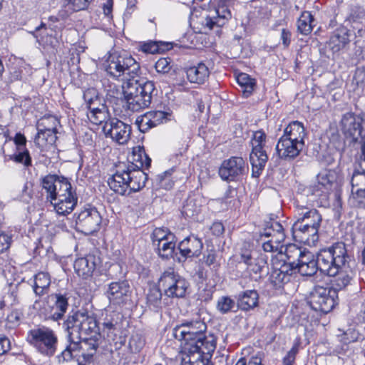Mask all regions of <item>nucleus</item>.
<instances>
[{
    "label": "nucleus",
    "instance_id": "obj_1",
    "mask_svg": "<svg viewBox=\"0 0 365 365\" xmlns=\"http://www.w3.org/2000/svg\"><path fill=\"white\" fill-rule=\"evenodd\" d=\"M63 325L68 344L58 356V361H69L81 356L84 362H90L101 338L94 314L86 309L72 310Z\"/></svg>",
    "mask_w": 365,
    "mask_h": 365
},
{
    "label": "nucleus",
    "instance_id": "obj_2",
    "mask_svg": "<svg viewBox=\"0 0 365 365\" xmlns=\"http://www.w3.org/2000/svg\"><path fill=\"white\" fill-rule=\"evenodd\" d=\"M105 70L108 76L114 79L125 81V83L138 88V96H145L144 91H148V97L151 102L153 96L157 95L154 83L139 78L140 64L131 56L126 54L113 53L109 56L105 64Z\"/></svg>",
    "mask_w": 365,
    "mask_h": 365
},
{
    "label": "nucleus",
    "instance_id": "obj_3",
    "mask_svg": "<svg viewBox=\"0 0 365 365\" xmlns=\"http://www.w3.org/2000/svg\"><path fill=\"white\" fill-rule=\"evenodd\" d=\"M147 180V175L133 165L119 166L116 172L109 178L108 184L111 190L121 195H130L142 189Z\"/></svg>",
    "mask_w": 365,
    "mask_h": 365
},
{
    "label": "nucleus",
    "instance_id": "obj_4",
    "mask_svg": "<svg viewBox=\"0 0 365 365\" xmlns=\"http://www.w3.org/2000/svg\"><path fill=\"white\" fill-rule=\"evenodd\" d=\"M334 244L329 247L319 250L316 255V262L311 264H305L296 267V271L303 276H312L319 269L324 274H333L335 267H339V264L344 262L342 250L334 249Z\"/></svg>",
    "mask_w": 365,
    "mask_h": 365
},
{
    "label": "nucleus",
    "instance_id": "obj_5",
    "mask_svg": "<svg viewBox=\"0 0 365 365\" xmlns=\"http://www.w3.org/2000/svg\"><path fill=\"white\" fill-rule=\"evenodd\" d=\"M28 341L41 354L54 355L58 346V337L53 330L46 327L31 329L28 332Z\"/></svg>",
    "mask_w": 365,
    "mask_h": 365
},
{
    "label": "nucleus",
    "instance_id": "obj_6",
    "mask_svg": "<svg viewBox=\"0 0 365 365\" xmlns=\"http://www.w3.org/2000/svg\"><path fill=\"white\" fill-rule=\"evenodd\" d=\"M266 137L265 133L259 130L254 132L251 139L252 151L250 154V161L253 178H258L261 175L268 160L265 148Z\"/></svg>",
    "mask_w": 365,
    "mask_h": 365
},
{
    "label": "nucleus",
    "instance_id": "obj_7",
    "mask_svg": "<svg viewBox=\"0 0 365 365\" xmlns=\"http://www.w3.org/2000/svg\"><path fill=\"white\" fill-rule=\"evenodd\" d=\"M216 348V339L213 335L204 336L181 343L180 358L185 356L193 359H200L205 356L212 357Z\"/></svg>",
    "mask_w": 365,
    "mask_h": 365
},
{
    "label": "nucleus",
    "instance_id": "obj_8",
    "mask_svg": "<svg viewBox=\"0 0 365 365\" xmlns=\"http://www.w3.org/2000/svg\"><path fill=\"white\" fill-rule=\"evenodd\" d=\"M334 249H341L342 252H341L344 256V262H342V264H339V267H335V270L336 272H334L333 274H327L330 277H334V279L332 281V289H335L336 292L338 290L343 289L346 288L348 285L351 284V281L353 280L354 273L351 268V263L354 264L353 260L351 259V257L348 254L346 245L342 242H337L334 243Z\"/></svg>",
    "mask_w": 365,
    "mask_h": 365
},
{
    "label": "nucleus",
    "instance_id": "obj_9",
    "mask_svg": "<svg viewBox=\"0 0 365 365\" xmlns=\"http://www.w3.org/2000/svg\"><path fill=\"white\" fill-rule=\"evenodd\" d=\"M337 292L331 287L315 286L310 292L308 304L312 309L327 314L331 312L336 305Z\"/></svg>",
    "mask_w": 365,
    "mask_h": 365
},
{
    "label": "nucleus",
    "instance_id": "obj_10",
    "mask_svg": "<svg viewBox=\"0 0 365 365\" xmlns=\"http://www.w3.org/2000/svg\"><path fill=\"white\" fill-rule=\"evenodd\" d=\"M101 221V216L96 208H85L76 217V229L84 235H91L99 230Z\"/></svg>",
    "mask_w": 365,
    "mask_h": 365
},
{
    "label": "nucleus",
    "instance_id": "obj_11",
    "mask_svg": "<svg viewBox=\"0 0 365 365\" xmlns=\"http://www.w3.org/2000/svg\"><path fill=\"white\" fill-rule=\"evenodd\" d=\"M161 282L165 294L169 297H183L187 289V282L173 269H169L161 274Z\"/></svg>",
    "mask_w": 365,
    "mask_h": 365
},
{
    "label": "nucleus",
    "instance_id": "obj_12",
    "mask_svg": "<svg viewBox=\"0 0 365 365\" xmlns=\"http://www.w3.org/2000/svg\"><path fill=\"white\" fill-rule=\"evenodd\" d=\"M363 122V115L349 111L342 115L339 127L345 138L351 139L353 142H356L361 136L364 129Z\"/></svg>",
    "mask_w": 365,
    "mask_h": 365
},
{
    "label": "nucleus",
    "instance_id": "obj_13",
    "mask_svg": "<svg viewBox=\"0 0 365 365\" xmlns=\"http://www.w3.org/2000/svg\"><path fill=\"white\" fill-rule=\"evenodd\" d=\"M235 0H218L217 5L212 15L206 16L202 21L205 32L211 31L214 26H222L226 21L231 18L232 14L230 7Z\"/></svg>",
    "mask_w": 365,
    "mask_h": 365
},
{
    "label": "nucleus",
    "instance_id": "obj_14",
    "mask_svg": "<svg viewBox=\"0 0 365 365\" xmlns=\"http://www.w3.org/2000/svg\"><path fill=\"white\" fill-rule=\"evenodd\" d=\"M246 163L241 157H231L221 164L218 173L224 181H237L243 175Z\"/></svg>",
    "mask_w": 365,
    "mask_h": 365
},
{
    "label": "nucleus",
    "instance_id": "obj_15",
    "mask_svg": "<svg viewBox=\"0 0 365 365\" xmlns=\"http://www.w3.org/2000/svg\"><path fill=\"white\" fill-rule=\"evenodd\" d=\"M240 256V262H243L246 265V269L250 274L253 273L260 275L266 267V257L263 255H258L256 252L250 249V245L248 243L243 244Z\"/></svg>",
    "mask_w": 365,
    "mask_h": 365
},
{
    "label": "nucleus",
    "instance_id": "obj_16",
    "mask_svg": "<svg viewBox=\"0 0 365 365\" xmlns=\"http://www.w3.org/2000/svg\"><path fill=\"white\" fill-rule=\"evenodd\" d=\"M124 107L132 112H137L145 108L151 103L148 97V91H144L145 96H138V88L128 85L125 82L123 84Z\"/></svg>",
    "mask_w": 365,
    "mask_h": 365
},
{
    "label": "nucleus",
    "instance_id": "obj_17",
    "mask_svg": "<svg viewBox=\"0 0 365 365\" xmlns=\"http://www.w3.org/2000/svg\"><path fill=\"white\" fill-rule=\"evenodd\" d=\"M103 130L106 136H110L118 144L123 145L130 138L131 126L117 118H113L106 123Z\"/></svg>",
    "mask_w": 365,
    "mask_h": 365
},
{
    "label": "nucleus",
    "instance_id": "obj_18",
    "mask_svg": "<svg viewBox=\"0 0 365 365\" xmlns=\"http://www.w3.org/2000/svg\"><path fill=\"white\" fill-rule=\"evenodd\" d=\"M294 269L289 264H285L283 260L278 258L272 259V271L269 277L270 283L275 289L281 288L290 280Z\"/></svg>",
    "mask_w": 365,
    "mask_h": 365
},
{
    "label": "nucleus",
    "instance_id": "obj_19",
    "mask_svg": "<svg viewBox=\"0 0 365 365\" xmlns=\"http://www.w3.org/2000/svg\"><path fill=\"white\" fill-rule=\"evenodd\" d=\"M351 31L344 26L336 28L330 35L328 46L333 53H339L349 48L351 37Z\"/></svg>",
    "mask_w": 365,
    "mask_h": 365
},
{
    "label": "nucleus",
    "instance_id": "obj_20",
    "mask_svg": "<svg viewBox=\"0 0 365 365\" xmlns=\"http://www.w3.org/2000/svg\"><path fill=\"white\" fill-rule=\"evenodd\" d=\"M319 229L314 226L304 227L299 222H294L292 227V236L300 243L314 246L319 240Z\"/></svg>",
    "mask_w": 365,
    "mask_h": 365
},
{
    "label": "nucleus",
    "instance_id": "obj_21",
    "mask_svg": "<svg viewBox=\"0 0 365 365\" xmlns=\"http://www.w3.org/2000/svg\"><path fill=\"white\" fill-rule=\"evenodd\" d=\"M304 147L301 144L280 137L276 145V151L281 160L291 162L299 155Z\"/></svg>",
    "mask_w": 365,
    "mask_h": 365
},
{
    "label": "nucleus",
    "instance_id": "obj_22",
    "mask_svg": "<svg viewBox=\"0 0 365 365\" xmlns=\"http://www.w3.org/2000/svg\"><path fill=\"white\" fill-rule=\"evenodd\" d=\"M129 294L130 286L127 281L111 282L107 291L110 302L118 305L126 304L130 298Z\"/></svg>",
    "mask_w": 365,
    "mask_h": 365
},
{
    "label": "nucleus",
    "instance_id": "obj_23",
    "mask_svg": "<svg viewBox=\"0 0 365 365\" xmlns=\"http://www.w3.org/2000/svg\"><path fill=\"white\" fill-rule=\"evenodd\" d=\"M202 247L203 244L201 240L194 235L185 237L178 246L181 255L186 258L198 257Z\"/></svg>",
    "mask_w": 365,
    "mask_h": 365
},
{
    "label": "nucleus",
    "instance_id": "obj_24",
    "mask_svg": "<svg viewBox=\"0 0 365 365\" xmlns=\"http://www.w3.org/2000/svg\"><path fill=\"white\" fill-rule=\"evenodd\" d=\"M299 210H302L299 217L295 222H299L302 226H314L319 228L322 221V215L316 209H309L304 205H297Z\"/></svg>",
    "mask_w": 365,
    "mask_h": 365
},
{
    "label": "nucleus",
    "instance_id": "obj_25",
    "mask_svg": "<svg viewBox=\"0 0 365 365\" xmlns=\"http://www.w3.org/2000/svg\"><path fill=\"white\" fill-rule=\"evenodd\" d=\"M306 135L303 123L297 120L291 122L284 130V134L281 138L289 139L290 141L301 144L304 146V138Z\"/></svg>",
    "mask_w": 365,
    "mask_h": 365
},
{
    "label": "nucleus",
    "instance_id": "obj_26",
    "mask_svg": "<svg viewBox=\"0 0 365 365\" xmlns=\"http://www.w3.org/2000/svg\"><path fill=\"white\" fill-rule=\"evenodd\" d=\"M96 267V257L88 255L84 257L78 258L73 264L74 269L79 277L86 278L91 275Z\"/></svg>",
    "mask_w": 365,
    "mask_h": 365
},
{
    "label": "nucleus",
    "instance_id": "obj_27",
    "mask_svg": "<svg viewBox=\"0 0 365 365\" xmlns=\"http://www.w3.org/2000/svg\"><path fill=\"white\" fill-rule=\"evenodd\" d=\"M237 307L242 311H250L257 307L259 294L256 290L249 289L240 292L236 297Z\"/></svg>",
    "mask_w": 365,
    "mask_h": 365
},
{
    "label": "nucleus",
    "instance_id": "obj_28",
    "mask_svg": "<svg viewBox=\"0 0 365 365\" xmlns=\"http://www.w3.org/2000/svg\"><path fill=\"white\" fill-rule=\"evenodd\" d=\"M63 176L56 175H48L42 178L41 185L46 192V199L51 203L56 200L57 193H58V185L61 183V179Z\"/></svg>",
    "mask_w": 365,
    "mask_h": 365
},
{
    "label": "nucleus",
    "instance_id": "obj_29",
    "mask_svg": "<svg viewBox=\"0 0 365 365\" xmlns=\"http://www.w3.org/2000/svg\"><path fill=\"white\" fill-rule=\"evenodd\" d=\"M260 235L261 237H271L276 243H281L285 239L282 225L274 220H270V221L266 223L265 227Z\"/></svg>",
    "mask_w": 365,
    "mask_h": 365
},
{
    "label": "nucleus",
    "instance_id": "obj_30",
    "mask_svg": "<svg viewBox=\"0 0 365 365\" xmlns=\"http://www.w3.org/2000/svg\"><path fill=\"white\" fill-rule=\"evenodd\" d=\"M187 78L192 83L202 84L208 78L210 71L207 66L203 63L191 66L186 70Z\"/></svg>",
    "mask_w": 365,
    "mask_h": 365
},
{
    "label": "nucleus",
    "instance_id": "obj_31",
    "mask_svg": "<svg viewBox=\"0 0 365 365\" xmlns=\"http://www.w3.org/2000/svg\"><path fill=\"white\" fill-rule=\"evenodd\" d=\"M207 330V325L201 320L195 321H186L180 325L176 326L173 329V335L178 334H187L190 332H205Z\"/></svg>",
    "mask_w": 365,
    "mask_h": 365
},
{
    "label": "nucleus",
    "instance_id": "obj_32",
    "mask_svg": "<svg viewBox=\"0 0 365 365\" xmlns=\"http://www.w3.org/2000/svg\"><path fill=\"white\" fill-rule=\"evenodd\" d=\"M38 133L35 137V143L39 148H43L47 145H52L55 143L57 137V130H55V127L52 126L50 128H44L38 127L37 129Z\"/></svg>",
    "mask_w": 365,
    "mask_h": 365
},
{
    "label": "nucleus",
    "instance_id": "obj_33",
    "mask_svg": "<svg viewBox=\"0 0 365 365\" xmlns=\"http://www.w3.org/2000/svg\"><path fill=\"white\" fill-rule=\"evenodd\" d=\"M165 241L161 250L165 254H161V258L168 259L173 257L176 245V237L168 228L161 227V242Z\"/></svg>",
    "mask_w": 365,
    "mask_h": 365
},
{
    "label": "nucleus",
    "instance_id": "obj_34",
    "mask_svg": "<svg viewBox=\"0 0 365 365\" xmlns=\"http://www.w3.org/2000/svg\"><path fill=\"white\" fill-rule=\"evenodd\" d=\"M52 297L55 299L51 318L54 321L60 320L63 318L68 307V294H54Z\"/></svg>",
    "mask_w": 365,
    "mask_h": 365
},
{
    "label": "nucleus",
    "instance_id": "obj_35",
    "mask_svg": "<svg viewBox=\"0 0 365 365\" xmlns=\"http://www.w3.org/2000/svg\"><path fill=\"white\" fill-rule=\"evenodd\" d=\"M51 279L46 272H38L34 276L33 290L37 297L47 294L50 289Z\"/></svg>",
    "mask_w": 365,
    "mask_h": 365
},
{
    "label": "nucleus",
    "instance_id": "obj_36",
    "mask_svg": "<svg viewBox=\"0 0 365 365\" xmlns=\"http://www.w3.org/2000/svg\"><path fill=\"white\" fill-rule=\"evenodd\" d=\"M139 129L145 133L160 124V112L150 111L144 114L140 119H137Z\"/></svg>",
    "mask_w": 365,
    "mask_h": 365
},
{
    "label": "nucleus",
    "instance_id": "obj_37",
    "mask_svg": "<svg viewBox=\"0 0 365 365\" xmlns=\"http://www.w3.org/2000/svg\"><path fill=\"white\" fill-rule=\"evenodd\" d=\"M131 158L133 163L130 165H133L135 169L141 170V168H148L150 166L151 159L145 153L143 147L133 148Z\"/></svg>",
    "mask_w": 365,
    "mask_h": 365
},
{
    "label": "nucleus",
    "instance_id": "obj_38",
    "mask_svg": "<svg viewBox=\"0 0 365 365\" xmlns=\"http://www.w3.org/2000/svg\"><path fill=\"white\" fill-rule=\"evenodd\" d=\"M58 215H66L73 211L77 204V197H67L66 199H58L52 203Z\"/></svg>",
    "mask_w": 365,
    "mask_h": 365
},
{
    "label": "nucleus",
    "instance_id": "obj_39",
    "mask_svg": "<svg viewBox=\"0 0 365 365\" xmlns=\"http://www.w3.org/2000/svg\"><path fill=\"white\" fill-rule=\"evenodd\" d=\"M237 82L240 88V91L245 98H248L252 93L256 85L255 80L245 73H241L237 76Z\"/></svg>",
    "mask_w": 365,
    "mask_h": 365
},
{
    "label": "nucleus",
    "instance_id": "obj_40",
    "mask_svg": "<svg viewBox=\"0 0 365 365\" xmlns=\"http://www.w3.org/2000/svg\"><path fill=\"white\" fill-rule=\"evenodd\" d=\"M303 249L294 244H289L285 247L284 256L286 259H282L285 264H289L294 269V267L300 258Z\"/></svg>",
    "mask_w": 365,
    "mask_h": 365
},
{
    "label": "nucleus",
    "instance_id": "obj_41",
    "mask_svg": "<svg viewBox=\"0 0 365 365\" xmlns=\"http://www.w3.org/2000/svg\"><path fill=\"white\" fill-rule=\"evenodd\" d=\"M314 17L309 11H303L297 20V31L302 35L309 34L314 27Z\"/></svg>",
    "mask_w": 365,
    "mask_h": 365
},
{
    "label": "nucleus",
    "instance_id": "obj_42",
    "mask_svg": "<svg viewBox=\"0 0 365 365\" xmlns=\"http://www.w3.org/2000/svg\"><path fill=\"white\" fill-rule=\"evenodd\" d=\"M217 310L222 314H225L230 312H235L237 309V302L236 303L229 296H222L217 302L216 304Z\"/></svg>",
    "mask_w": 365,
    "mask_h": 365
},
{
    "label": "nucleus",
    "instance_id": "obj_43",
    "mask_svg": "<svg viewBox=\"0 0 365 365\" xmlns=\"http://www.w3.org/2000/svg\"><path fill=\"white\" fill-rule=\"evenodd\" d=\"M170 58L161 56V81L170 82L171 80L175 79L176 68H174L173 65H170Z\"/></svg>",
    "mask_w": 365,
    "mask_h": 365
},
{
    "label": "nucleus",
    "instance_id": "obj_44",
    "mask_svg": "<svg viewBox=\"0 0 365 365\" xmlns=\"http://www.w3.org/2000/svg\"><path fill=\"white\" fill-rule=\"evenodd\" d=\"M9 159L16 163L23 164L25 167L31 165V158L27 149H16V152L9 156Z\"/></svg>",
    "mask_w": 365,
    "mask_h": 365
},
{
    "label": "nucleus",
    "instance_id": "obj_45",
    "mask_svg": "<svg viewBox=\"0 0 365 365\" xmlns=\"http://www.w3.org/2000/svg\"><path fill=\"white\" fill-rule=\"evenodd\" d=\"M61 183L58 185L59 192L57 193L56 200L58 199H66L67 197H76L75 192L72 190V186L68 180L64 177L61 179Z\"/></svg>",
    "mask_w": 365,
    "mask_h": 365
},
{
    "label": "nucleus",
    "instance_id": "obj_46",
    "mask_svg": "<svg viewBox=\"0 0 365 365\" xmlns=\"http://www.w3.org/2000/svg\"><path fill=\"white\" fill-rule=\"evenodd\" d=\"M105 90L106 91V97L113 98V100H118L122 98L123 96V85L121 86L115 85L114 83H108L107 85L103 83Z\"/></svg>",
    "mask_w": 365,
    "mask_h": 365
},
{
    "label": "nucleus",
    "instance_id": "obj_47",
    "mask_svg": "<svg viewBox=\"0 0 365 365\" xmlns=\"http://www.w3.org/2000/svg\"><path fill=\"white\" fill-rule=\"evenodd\" d=\"M138 50L147 54L158 53L160 51V41L149 40L140 42Z\"/></svg>",
    "mask_w": 365,
    "mask_h": 365
},
{
    "label": "nucleus",
    "instance_id": "obj_48",
    "mask_svg": "<svg viewBox=\"0 0 365 365\" xmlns=\"http://www.w3.org/2000/svg\"><path fill=\"white\" fill-rule=\"evenodd\" d=\"M318 183L324 187L332 185L336 180L335 173L333 170H325L317 175Z\"/></svg>",
    "mask_w": 365,
    "mask_h": 365
},
{
    "label": "nucleus",
    "instance_id": "obj_49",
    "mask_svg": "<svg viewBox=\"0 0 365 365\" xmlns=\"http://www.w3.org/2000/svg\"><path fill=\"white\" fill-rule=\"evenodd\" d=\"M83 98L88 109L93 108L92 106L99 102L98 92L93 88L86 90L83 92Z\"/></svg>",
    "mask_w": 365,
    "mask_h": 365
},
{
    "label": "nucleus",
    "instance_id": "obj_50",
    "mask_svg": "<svg viewBox=\"0 0 365 365\" xmlns=\"http://www.w3.org/2000/svg\"><path fill=\"white\" fill-rule=\"evenodd\" d=\"M300 346V340L296 339L291 349L287 352V355L283 358V365H292L295 361L296 356L299 351Z\"/></svg>",
    "mask_w": 365,
    "mask_h": 365
},
{
    "label": "nucleus",
    "instance_id": "obj_51",
    "mask_svg": "<svg viewBox=\"0 0 365 365\" xmlns=\"http://www.w3.org/2000/svg\"><path fill=\"white\" fill-rule=\"evenodd\" d=\"M115 319L112 317L110 319H106L103 323L104 329H107L108 332H114L120 329V326L118 319H121L123 317L119 314L116 313L114 314Z\"/></svg>",
    "mask_w": 365,
    "mask_h": 365
},
{
    "label": "nucleus",
    "instance_id": "obj_52",
    "mask_svg": "<svg viewBox=\"0 0 365 365\" xmlns=\"http://www.w3.org/2000/svg\"><path fill=\"white\" fill-rule=\"evenodd\" d=\"M193 359L192 358H188V356H185L180 358V364L181 365H212L210 361L211 357L205 356L200 359Z\"/></svg>",
    "mask_w": 365,
    "mask_h": 365
},
{
    "label": "nucleus",
    "instance_id": "obj_53",
    "mask_svg": "<svg viewBox=\"0 0 365 365\" xmlns=\"http://www.w3.org/2000/svg\"><path fill=\"white\" fill-rule=\"evenodd\" d=\"M160 294V289H155L148 294V304L150 309L158 312L160 308V299L158 298L157 294Z\"/></svg>",
    "mask_w": 365,
    "mask_h": 365
},
{
    "label": "nucleus",
    "instance_id": "obj_54",
    "mask_svg": "<svg viewBox=\"0 0 365 365\" xmlns=\"http://www.w3.org/2000/svg\"><path fill=\"white\" fill-rule=\"evenodd\" d=\"M145 345V339L143 337L138 334H133L130 341L129 346L132 351L138 352Z\"/></svg>",
    "mask_w": 365,
    "mask_h": 365
},
{
    "label": "nucleus",
    "instance_id": "obj_55",
    "mask_svg": "<svg viewBox=\"0 0 365 365\" xmlns=\"http://www.w3.org/2000/svg\"><path fill=\"white\" fill-rule=\"evenodd\" d=\"M349 20L353 22L365 21V10L361 7H355L349 15Z\"/></svg>",
    "mask_w": 365,
    "mask_h": 365
},
{
    "label": "nucleus",
    "instance_id": "obj_56",
    "mask_svg": "<svg viewBox=\"0 0 365 365\" xmlns=\"http://www.w3.org/2000/svg\"><path fill=\"white\" fill-rule=\"evenodd\" d=\"M217 255L215 250H211L204 254L202 257L203 262L208 267L213 266V268L219 267V264L216 261Z\"/></svg>",
    "mask_w": 365,
    "mask_h": 365
},
{
    "label": "nucleus",
    "instance_id": "obj_57",
    "mask_svg": "<svg viewBox=\"0 0 365 365\" xmlns=\"http://www.w3.org/2000/svg\"><path fill=\"white\" fill-rule=\"evenodd\" d=\"M311 262H316V259H314V255L310 252L303 249L300 258L298 259L296 266L294 267V272H296L297 267H299L303 264L304 265L308 263L311 264Z\"/></svg>",
    "mask_w": 365,
    "mask_h": 365
},
{
    "label": "nucleus",
    "instance_id": "obj_58",
    "mask_svg": "<svg viewBox=\"0 0 365 365\" xmlns=\"http://www.w3.org/2000/svg\"><path fill=\"white\" fill-rule=\"evenodd\" d=\"M58 124V120L53 116L41 118L37 124V129L38 127L44 128H50L52 126L55 127V130H57V125Z\"/></svg>",
    "mask_w": 365,
    "mask_h": 365
},
{
    "label": "nucleus",
    "instance_id": "obj_59",
    "mask_svg": "<svg viewBox=\"0 0 365 365\" xmlns=\"http://www.w3.org/2000/svg\"><path fill=\"white\" fill-rule=\"evenodd\" d=\"M262 357L257 354L255 356H252L249 359L241 358L235 365H264L262 364Z\"/></svg>",
    "mask_w": 365,
    "mask_h": 365
},
{
    "label": "nucleus",
    "instance_id": "obj_60",
    "mask_svg": "<svg viewBox=\"0 0 365 365\" xmlns=\"http://www.w3.org/2000/svg\"><path fill=\"white\" fill-rule=\"evenodd\" d=\"M174 170V168H172L171 169L165 171L163 173V175H161V187H163L165 190H170L173 187L174 181L169 179L168 176L170 175Z\"/></svg>",
    "mask_w": 365,
    "mask_h": 365
},
{
    "label": "nucleus",
    "instance_id": "obj_61",
    "mask_svg": "<svg viewBox=\"0 0 365 365\" xmlns=\"http://www.w3.org/2000/svg\"><path fill=\"white\" fill-rule=\"evenodd\" d=\"M174 338L179 340L182 342H186L189 341H193V339L198 338V337H204V336H206L205 332H198L195 333L194 332H190V334H178V335H173Z\"/></svg>",
    "mask_w": 365,
    "mask_h": 365
},
{
    "label": "nucleus",
    "instance_id": "obj_62",
    "mask_svg": "<svg viewBox=\"0 0 365 365\" xmlns=\"http://www.w3.org/2000/svg\"><path fill=\"white\" fill-rule=\"evenodd\" d=\"M75 11L86 9L93 0H68Z\"/></svg>",
    "mask_w": 365,
    "mask_h": 365
},
{
    "label": "nucleus",
    "instance_id": "obj_63",
    "mask_svg": "<svg viewBox=\"0 0 365 365\" xmlns=\"http://www.w3.org/2000/svg\"><path fill=\"white\" fill-rule=\"evenodd\" d=\"M90 113L88 115V118L94 123V124H100L103 121L100 115H103V112L101 109L98 108H93L89 109Z\"/></svg>",
    "mask_w": 365,
    "mask_h": 365
},
{
    "label": "nucleus",
    "instance_id": "obj_64",
    "mask_svg": "<svg viewBox=\"0 0 365 365\" xmlns=\"http://www.w3.org/2000/svg\"><path fill=\"white\" fill-rule=\"evenodd\" d=\"M354 79L357 85L365 82V68L358 67L354 73Z\"/></svg>",
    "mask_w": 365,
    "mask_h": 365
}]
</instances>
